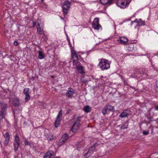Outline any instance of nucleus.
I'll list each match as a JSON object with an SVG mask.
<instances>
[{"mask_svg": "<svg viewBox=\"0 0 158 158\" xmlns=\"http://www.w3.org/2000/svg\"><path fill=\"white\" fill-rule=\"evenodd\" d=\"M66 142L64 139H62V138H61L59 140V143L58 144V145L59 146H61L62 145H63L64 143Z\"/></svg>", "mask_w": 158, "mask_h": 158, "instance_id": "nucleus-28", "label": "nucleus"}, {"mask_svg": "<svg viewBox=\"0 0 158 158\" xmlns=\"http://www.w3.org/2000/svg\"><path fill=\"white\" fill-rule=\"evenodd\" d=\"M139 23H141V24L142 25H145L144 21H142L141 19H140L139 21Z\"/></svg>", "mask_w": 158, "mask_h": 158, "instance_id": "nucleus-34", "label": "nucleus"}, {"mask_svg": "<svg viewBox=\"0 0 158 158\" xmlns=\"http://www.w3.org/2000/svg\"><path fill=\"white\" fill-rule=\"evenodd\" d=\"M37 26H38L37 27H41L40 26V24L39 23H38Z\"/></svg>", "mask_w": 158, "mask_h": 158, "instance_id": "nucleus-44", "label": "nucleus"}, {"mask_svg": "<svg viewBox=\"0 0 158 158\" xmlns=\"http://www.w3.org/2000/svg\"><path fill=\"white\" fill-rule=\"evenodd\" d=\"M61 120V119L56 118L54 124L55 127L57 128L59 126Z\"/></svg>", "mask_w": 158, "mask_h": 158, "instance_id": "nucleus-18", "label": "nucleus"}, {"mask_svg": "<svg viewBox=\"0 0 158 158\" xmlns=\"http://www.w3.org/2000/svg\"><path fill=\"white\" fill-rule=\"evenodd\" d=\"M92 27L95 30H98L101 27L99 23V19L98 18L94 19L92 23Z\"/></svg>", "mask_w": 158, "mask_h": 158, "instance_id": "nucleus-6", "label": "nucleus"}, {"mask_svg": "<svg viewBox=\"0 0 158 158\" xmlns=\"http://www.w3.org/2000/svg\"><path fill=\"white\" fill-rule=\"evenodd\" d=\"M119 40L121 44L125 45L126 44L128 41L127 38L125 37H120Z\"/></svg>", "mask_w": 158, "mask_h": 158, "instance_id": "nucleus-14", "label": "nucleus"}, {"mask_svg": "<svg viewBox=\"0 0 158 158\" xmlns=\"http://www.w3.org/2000/svg\"><path fill=\"white\" fill-rule=\"evenodd\" d=\"M19 139L18 137V136L17 135H15V140L14 142V143H19Z\"/></svg>", "mask_w": 158, "mask_h": 158, "instance_id": "nucleus-30", "label": "nucleus"}, {"mask_svg": "<svg viewBox=\"0 0 158 158\" xmlns=\"http://www.w3.org/2000/svg\"><path fill=\"white\" fill-rule=\"evenodd\" d=\"M70 6V3L69 2L67 1H65L63 3L62 6L63 11L65 15H66L68 13Z\"/></svg>", "mask_w": 158, "mask_h": 158, "instance_id": "nucleus-5", "label": "nucleus"}, {"mask_svg": "<svg viewBox=\"0 0 158 158\" xmlns=\"http://www.w3.org/2000/svg\"><path fill=\"white\" fill-rule=\"evenodd\" d=\"M155 110H158V106H156L155 108Z\"/></svg>", "mask_w": 158, "mask_h": 158, "instance_id": "nucleus-42", "label": "nucleus"}, {"mask_svg": "<svg viewBox=\"0 0 158 158\" xmlns=\"http://www.w3.org/2000/svg\"><path fill=\"white\" fill-rule=\"evenodd\" d=\"M29 91V88H25L24 89L23 93L26 96L25 101L26 102H27L30 99V96L28 93Z\"/></svg>", "mask_w": 158, "mask_h": 158, "instance_id": "nucleus-7", "label": "nucleus"}, {"mask_svg": "<svg viewBox=\"0 0 158 158\" xmlns=\"http://www.w3.org/2000/svg\"><path fill=\"white\" fill-rule=\"evenodd\" d=\"M134 22H136V20H135Z\"/></svg>", "mask_w": 158, "mask_h": 158, "instance_id": "nucleus-50", "label": "nucleus"}, {"mask_svg": "<svg viewBox=\"0 0 158 158\" xmlns=\"http://www.w3.org/2000/svg\"><path fill=\"white\" fill-rule=\"evenodd\" d=\"M81 118L80 117H78L77 118L76 122H79L81 121Z\"/></svg>", "mask_w": 158, "mask_h": 158, "instance_id": "nucleus-36", "label": "nucleus"}, {"mask_svg": "<svg viewBox=\"0 0 158 158\" xmlns=\"http://www.w3.org/2000/svg\"><path fill=\"white\" fill-rule=\"evenodd\" d=\"M80 124L79 122H76L73 124L71 129L73 132H75L76 131V130L79 128Z\"/></svg>", "mask_w": 158, "mask_h": 158, "instance_id": "nucleus-12", "label": "nucleus"}, {"mask_svg": "<svg viewBox=\"0 0 158 158\" xmlns=\"http://www.w3.org/2000/svg\"><path fill=\"white\" fill-rule=\"evenodd\" d=\"M82 78H84V77H82Z\"/></svg>", "mask_w": 158, "mask_h": 158, "instance_id": "nucleus-51", "label": "nucleus"}, {"mask_svg": "<svg viewBox=\"0 0 158 158\" xmlns=\"http://www.w3.org/2000/svg\"><path fill=\"white\" fill-rule=\"evenodd\" d=\"M98 145V144L95 143L92 146L90 147L88 151L84 155L85 156L86 158L88 157L91 155L94 152H96L97 150L96 148Z\"/></svg>", "mask_w": 158, "mask_h": 158, "instance_id": "nucleus-4", "label": "nucleus"}, {"mask_svg": "<svg viewBox=\"0 0 158 158\" xmlns=\"http://www.w3.org/2000/svg\"><path fill=\"white\" fill-rule=\"evenodd\" d=\"M14 104L15 106H18L19 105V100L18 98H16L14 100Z\"/></svg>", "mask_w": 158, "mask_h": 158, "instance_id": "nucleus-22", "label": "nucleus"}, {"mask_svg": "<svg viewBox=\"0 0 158 158\" xmlns=\"http://www.w3.org/2000/svg\"><path fill=\"white\" fill-rule=\"evenodd\" d=\"M128 124L126 123H125L121 126V129L124 130L127 129L128 127Z\"/></svg>", "mask_w": 158, "mask_h": 158, "instance_id": "nucleus-26", "label": "nucleus"}, {"mask_svg": "<svg viewBox=\"0 0 158 158\" xmlns=\"http://www.w3.org/2000/svg\"><path fill=\"white\" fill-rule=\"evenodd\" d=\"M62 110H60V112H59L56 118L61 119V117H62Z\"/></svg>", "mask_w": 158, "mask_h": 158, "instance_id": "nucleus-29", "label": "nucleus"}, {"mask_svg": "<svg viewBox=\"0 0 158 158\" xmlns=\"http://www.w3.org/2000/svg\"><path fill=\"white\" fill-rule=\"evenodd\" d=\"M107 110H108L107 108H106L105 106L102 110V113L103 114L105 115L106 114Z\"/></svg>", "mask_w": 158, "mask_h": 158, "instance_id": "nucleus-31", "label": "nucleus"}, {"mask_svg": "<svg viewBox=\"0 0 158 158\" xmlns=\"http://www.w3.org/2000/svg\"><path fill=\"white\" fill-rule=\"evenodd\" d=\"M109 0V2H110V4H111L112 3H113V1L114 0Z\"/></svg>", "mask_w": 158, "mask_h": 158, "instance_id": "nucleus-43", "label": "nucleus"}, {"mask_svg": "<svg viewBox=\"0 0 158 158\" xmlns=\"http://www.w3.org/2000/svg\"><path fill=\"white\" fill-rule=\"evenodd\" d=\"M76 68L81 74H83L85 73L84 70V68L81 65L80 63H79V64H77L76 67Z\"/></svg>", "mask_w": 158, "mask_h": 158, "instance_id": "nucleus-11", "label": "nucleus"}, {"mask_svg": "<svg viewBox=\"0 0 158 158\" xmlns=\"http://www.w3.org/2000/svg\"><path fill=\"white\" fill-rule=\"evenodd\" d=\"M14 44L15 46H17L18 45V42L17 41H14Z\"/></svg>", "mask_w": 158, "mask_h": 158, "instance_id": "nucleus-37", "label": "nucleus"}, {"mask_svg": "<svg viewBox=\"0 0 158 158\" xmlns=\"http://www.w3.org/2000/svg\"><path fill=\"white\" fill-rule=\"evenodd\" d=\"M138 71H139V73L140 74H146V70L145 69H137L135 70V72H134V75L131 74V77H134L135 76H136V73H137V72Z\"/></svg>", "mask_w": 158, "mask_h": 158, "instance_id": "nucleus-10", "label": "nucleus"}, {"mask_svg": "<svg viewBox=\"0 0 158 158\" xmlns=\"http://www.w3.org/2000/svg\"><path fill=\"white\" fill-rule=\"evenodd\" d=\"M51 77L52 78H54V77H55L54 76H53V75H52V76H51Z\"/></svg>", "mask_w": 158, "mask_h": 158, "instance_id": "nucleus-45", "label": "nucleus"}, {"mask_svg": "<svg viewBox=\"0 0 158 158\" xmlns=\"http://www.w3.org/2000/svg\"><path fill=\"white\" fill-rule=\"evenodd\" d=\"M32 23L33 25V27H35L36 25V23L35 22H32Z\"/></svg>", "mask_w": 158, "mask_h": 158, "instance_id": "nucleus-40", "label": "nucleus"}, {"mask_svg": "<svg viewBox=\"0 0 158 158\" xmlns=\"http://www.w3.org/2000/svg\"><path fill=\"white\" fill-rule=\"evenodd\" d=\"M129 3V0H118L116 4L118 6L121 8H125Z\"/></svg>", "mask_w": 158, "mask_h": 158, "instance_id": "nucleus-3", "label": "nucleus"}, {"mask_svg": "<svg viewBox=\"0 0 158 158\" xmlns=\"http://www.w3.org/2000/svg\"><path fill=\"white\" fill-rule=\"evenodd\" d=\"M60 18H61V19H63V18H62V17H60Z\"/></svg>", "mask_w": 158, "mask_h": 158, "instance_id": "nucleus-48", "label": "nucleus"}, {"mask_svg": "<svg viewBox=\"0 0 158 158\" xmlns=\"http://www.w3.org/2000/svg\"><path fill=\"white\" fill-rule=\"evenodd\" d=\"M84 110L86 113H88L89 112L91 109L89 106H85L84 108H83Z\"/></svg>", "mask_w": 158, "mask_h": 158, "instance_id": "nucleus-25", "label": "nucleus"}, {"mask_svg": "<svg viewBox=\"0 0 158 158\" xmlns=\"http://www.w3.org/2000/svg\"><path fill=\"white\" fill-rule=\"evenodd\" d=\"M7 104L2 102H0V120L4 118L6 114Z\"/></svg>", "mask_w": 158, "mask_h": 158, "instance_id": "nucleus-2", "label": "nucleus"}, {"mask_svg": "<svg viewBox=\"0 0 158 158\" xmlns=\"http://www.w3.org/2000/svg\"><path fill=\"white\" fill-rule=\"evenodd\" d=\"M53 152L52 151H49L45 155L44 158H50L51 156L53 155Z\"/></svg>", "mask_w": 158, "mask_h": 158, "instance_id": "nucleus-16", "label": "nucleus"}, {"mask_svg": "<svg viewBox=\"0 0 158 158\" xmlns=\"http://www.w3.org/2000/svg\"><path fill=\"white\" fill-rule=\"evenodd\" d=\"M130 111L127 110H124L120 114L119 116L121 118H123L127 117L130 114Z\"/></svg>", "mask_w": 158, "mask_h": 158, "instance_id": "nucleus-9", "label": "nucleus"}, {"mask_svg": "<svg viewBox=\"0 0 158 158\" xmlns=\"http://www.w3.org/2000/svg\"><path fill=\"white\" fill-rule=\"evenodd\" d=\"M81 81L82 83H85L87 81L86 80H83L82 78H81Z\"/></svg>", "mask_w": 158, "mask_h": 158, "instance_id": "nucleus-38", "label": "nucleus"}, {"mask_svg": "<svg viewBox=\"0 0 158 158\" xmlns=\"http://www.w3.org/2000/svg\"><path fill=\"white\" fill-rule=\"evenodd\" d=\"M25 144L26 145H30V144L29 143L27 139H25L24 140Z\"/></svg>", "mask_w": 158, "mask_h": 158, "instance_id": "nucleus-32", "label": "nucleus"}, {"mask_svg": "<svg viewBox=\"0 0 158 158\" xmlns=\"http://www.w3.org/2000/svg\"><path fill=\"white\" fill-rule=\"evenodd\" d=\"M100 1L101 3L103 5H110V2H109V0H100Z\"/></svg>", "mask_w": 158, "mask_h": 158, "instance_id": "nucleus-21", "label": "nucleus"}, {"mask_svg": "<svg viewBox=\"0 0 158 158\" xmlns=\"http://www.w3.org/2000/svg\"><path fill=\"white\" fill-rule=\"evenodd\" d=\"M143 134L144 135H147L149 134V131H144L143 132Z\"/></svg>", "mask_w": 158, "mask_h": 158, "instance_id": "nucleus-35", "label": "nucleus"}, {"mask_svg": "<svg viewBox=\"0 0 158 158\" xmlns=\"http://www.w3.org/2000/svg\"><path fill=\"white\" fill-rule=\"evenodd\" d=\"M69 43V45H70V48L71 49H73V48L71 45V43H70V41H69V42H68Z\"/></svg>", "mask_w": 158, "mask_h": 158, "instance_id": "nucleus-39", "label": "nucleus"}, {"mask_svg": "<svg viewBox=\"0 0 158 158\" xmlns=\"http://www.w3.org/2000/svg\"><path fill=\"white\" fill-rule=\"evenodd\" d=\"M38 52L39 53L38 58L40 59H42L44 58V56L42 51H39Z\"/></svg>", "mask_w": 158, "mask_h": 158, "instance_id": "nucleus-23", "label": "nucleus"}, {"mask_svg": "<svg viewBox=\"0 0 158 158\" xmlns=\"http://www.w3.org/2000/svg\"><path fill=\"white\" fill-rule=\"evenodd\" d=\"M46 137L48 141H52L56 138L51 133L47 135Z\"/></svg>", "mask_w": 158, "mask_h": 158, "instance_id": "nucleus-15", "label": "nucleus"}, {"mask_svg": "<svg viewBox=\"0 0 158 158\" xmlns=\"http://www.w3.org/2000/svg\"><path fill=\"white\" fill-rule=\"evenodd\" d=\"M131 88H132V89H135V88L134 87H131Z\"/></svg>", "mask_w": 158, "mask_h": 158, "instance_id": "nucleus-47", "label": "nucleus"}, {"mask_svg": "<svg viewBox=\"0 0 158 158\" xmlns=\"http://www.w3.org/2000/svg\"><path fill=\"white\" fill-rule=\"evenodd\" d=\"M67 39L68 42H69V41H70L69 39V38H67Z\"/></svg>", "mask_w": 158, "mask_h": 158, "instance_id": "nucleus-46", "label": "nucleus"}, {"mask_svg": "<svg viewBox=\"0 0 158 158\" xmlns=\"http://www.w3.org/2000/svg\"><path fill=\"white\" fill-rule=\"evenodd\" d=\"M4 137L5 138L4 141V144L5 146H7L8 145L10 140V137L9 133L8 132L6 133L4 135Z\"/></svg>", "mask_w": 158, "mask_h": 158, "instance_id": "nucleus-8", "label": "nucleus"}, {"mask_svg": "<svg viewBox=\"0 0 158 158\" xmlns=\"http://www.w3.org/2000/svg\"><path fill=\"white\" fill-rule=\"evenodd\" d=\"M71 56L72 58L73 59L75 57L77 59H78V57L77 56V54L76 53V52L74 51V50L73 49H72L71 51Z\"/></svg>", "mask_w": 158, "mask_h": 158, "instance_id": "nucleus-19", "label": "nucleus"}, {"mask_svg": "<svg viewBox=\"0 0 158 158\" xmlns=\"http://www.w3.org/2000/svg\"><path fill=\"white\" fill-rule=\"evenodd\" d=\"M156 85L157 87H158V79L156 82Z\"/></svg>", "mask_w": 158, "mask_h": 158, "instance_id": "nucleus-41", "label": "nucleus"}, {"mask_svg": "<svg viewBox=\"0 0 158 158\" xmlns=\"http://www.w3.org/2000/svg\"><path fill=\"white\" fill-rule=\"evenodd\" d=\"M106 107L107 108L108 110L113 112L114 111V108L113 106L110 105H106Z\"/></svg>", "mask_w": 158, "mask_h": 158, "instance_id": "nucleus-20", "label": "nucleus"}, {"mask_svg": "<svg viewBox=\"0 0 158 158\" xmlns=\"http://www.w3.org/2000/svg\"><path fill=\"white\" fill-rule=\"evenodd\" d=\"M37 28V32L40 35H42L44 33V27L42 26L41 27H38Z\"/></svg>", "mask_w": 158, "mask_h": 158, "instance_id": "nucleus-17", "label": "nucleus"}, {"mask_svg": "<svg viewBox=\"0 0 158 158\" xmlns=\"http://www.w3.org/2000/svg\"><path fill=\"white\" fill-rule=\"evenodd\" d=\"M73 65H75L77 66V64H79L80 63L78 61L75 60H73Z\"/></svg>", "mask_w": 158, "mask_h": 158, "instance_id": "nucleus-33", "label": "nucleus"}, {"mask_svg": "<svg viewBox=\"0 0 158 158\" xmlns=\"http://www.w3.org/2000/svg\"><path fill=\"white\" fill-rule=\"evenodd\" d=\"M14 150L15 152H16L18 150V148L20 146L19 143H14Z\"/></svg>", "mask_w": 158, "mask_h": 158, "instance_id": "nucleus-24", "label": "nucleus"}, {"mask_svg": "<svg viewBox=\"0 0 158 158\" xmlns=\"http://www.w3.org/2000/svg\"><path fill=\"white\" fill-rule=\"evenodd\" d=\"M74 93V91L72 88H69V90L67 91L66 94V95L70 98H72V96Z\"/></svg>", "mask_w": 158, "mask_h": 158, "instance_id": "nucleus-13", "label": "nucleus"}, {"mask_svg": "<svg viewBox=\"0 0 158 158\" xmlns=\"http://www.w3.org/2000/svg\"><path fill=\"white\" fill-rule=\"evenodd\" d=\"M98 65L102 70H103L110 68V63L107 60L102 58L100 60Z\"/></svg>", "mask_w": 158, "mask_h": 158, "instance_id": "nucleus-1", "label": "nucleus"}, {"mask_svg": "<svg viewBox=\"0 0 158 158\" xmlns=\"http://www.w3.org/2000/svg\"><path fill=\"white\" fill-rule=\"evenodd\" d=\"M44 1V0H42V1Z\"/></svg>", "mask_w": 158, "mask_h": 158, "instance_id": "nucleus-49", "label": "nucleus"}, {"mask_svg": "<svg viewBox=\"0 0 158 158\" xmlns=\"http://www.w3.org/2000/svg\"><path fill=\"white\" fill-rule=\"evenodd\" d=\"M61 138L64 139L66 141L69 138L68 135L67 134H65L62 135Z\"/></svg>", "mask_w": 158, "mask_h": 158, "instance_id": "nucleus-27", "label": "nucleus"}]
</instances>
